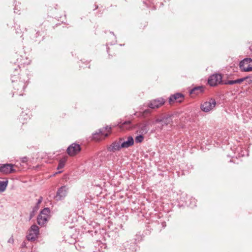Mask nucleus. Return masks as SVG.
Listing matches in <instances>:
<instances>
[{"label": "nucleus", "mask_w": 252, "mask_h": 252, "mask_svg": "<svg viewBox=\"0 0 252 252\" xmlns=\"http://www.w3.org/2000/svg\"><path fill=\"white\" fill-rule=\"evenodd\" d=\"M17 67L13 68L14 73L11 74V79L13 83V86L15 90L18 92L17 94L19 95H23L22 92L24 91L28 84L29 78L26 73H23L19 76V70L22 66L26 63L21 61H19L17 59Z\"/></svg>", "instance_id": "nucleus-1"}, {"label": "nucleus", "mask_w": 252, "mask_h": 252, "mask_svg": "<svg viewBox=\"0 0 252 252\" xmlns=\"http://www.w3.org/2000/svg\"><path fill=\"white\" fill-rule=\"evenodd\" d=\"M39 233L38 226L35 224H33L29 229L26 238L28 241H35L37 238Z\"/></svg>", "instance_id": "nucleus-2"}, {"label": "nucleus", "mask_w": 252, "mask_h": 252, "mask_svg": "<svg viewBox=\"0 0 252 252\" xmlns=\"http://www.w3.org/2000/svg\"><path fill=\"white\" fill-rule=\"evenodd\" d=\"M173 115L170 114H166L162 115L159 118L156 119L155 123H159L161 125L162 129L164 126H167L169 124H171L173 123Z\"/></svg>", "instance_id": "nucleus-3"}, {"label": "nucleus", "mask_w": 252, "mask_h": 252, "mask_svg": "<svg viewBox=\"0 0 252 252\" xmlns=\"http://www.w3.org/2000/svg\"><path fill=\"white\" fill-rule=\"evenodd\" d=\"M68 191V188L66 186H62L59 188L54 196V198L57 201L63 200L67 196Z\"/></svg>", "instance_id": "nucleus-4"}, {"label": "nucleus", "mask_w": 252, "mask_h": 252, "mask_svg": "<svg viewBox=\"0 0 252 252\" xmlns=\"http://www.w3.org/2000/svg\"><path fill=\"white\" fill-rule=\"evenodd\" d=\"M216 105V102L215 99L210 98L208 101L201 104L200 109L204 112H209L215 107Z\"/></svg>", "instance_id": "nucleus-5"}, {"label": "nucleus", "mask_w": 252, "mask_h": 252, "mask_svg": "<svg viewBox=\"0 0 252 252\" xmlns=\"http://www.w3.org/2000/svg\"><path fill=\"white\" fill-rule=\"evenodd\" d=\"M239 67L244 71H252V59L251 58H245L240 62Z\"/></svg>", "instance_id": "nucleus-6"}, {"label": "nucleus", "mask_w": 252, "mask_h": 252, "mask_svg": "<svg viewBox=\"0 0 252 252\" xmlns=\"http://www.w3.org/2000/svg\"><path fill=\"white\" fill-rule=\"evenodd\" d=\"M222 82V76L216 73L211 75L208 79V83L211 87H215Z\"/></svg>", "instance_id": "nucleus-7"}, {"label": "nucleus", "mask_w": 252, "mask_h": 252, "mask_svg": "<svg viewBox=\"0 0 252 252\" xmlns=\"http://www.w3.org/2000/svg\"><path fill=\"white\" fill-rule=\"evenodd\" d=\"M111 129V127L108 126H106L103 128L98 129V131H96L95 133L93 134V139L94 140H97L99 139L98 135L104 136V137H107L109 135L108 132H105V131L109 132Z\"/></svg>", "instance_id": "nucleus-8"}, {"label": "nucleus", "mask_w": 252, "mask_h": 252, "mask_svg": "<svg viewBox=\"0 0 252 252\" xmlns=\"http://www.w3.org/2000/svg\"><path fill=\"white\" fill-rule=\"evenodd\" d=\"M81 151L80 145L76 143L71 144L67 149L66 152L70 156H74Z\"/></svg>", "instance_id": "nucleus-9"}, {"label": "nucleus", "mask_w": 252, "mask_h": 252, "mask_svg": "<svg viewBox=\"0 0 252 252\" xmlns=\"http://www.w3.org/2000/svg\"><path fill=\"white\" fill-rule=\"evenodd\" d=\"M165 102V100L163 98H158L151 100L148 103V106L151 109L158 108L163 105Z\"/></svg>", "instance_id": "nucleus-10"}, {"label": "nucleus", "mask_w": 252, "mask_h": 252, "mask_svg": "<svg viewBox=\"0 0 252 252\" xmlns=\"http://www.w3.org/2000/svg\"><path fill=\"white\" fill-rule=\"evenodd\" d=\"M124 140L123 138H120L119 141H115L112 143L111 145L107 148V150L109 152H114L120 150L122 148L121 142Z\"/></svg>", "instance_id": "nucleus-11"}, {"label": "nucleus", "mask_w": 252, "mask_h": 252, "mask_svg": "<svg viewBox=\"0 0 252 252\" xmlns=\"http://www.w3.org/2000/svg\"><path fill=\"white\" fill-rule=\"evenodd\" d=\"M245 80H247L249 83H252V77L246 76L241 78H239L236 80H231L224 81L223 82L225 85H234L235 84H241Z\"/></svg>", "instance_id": "nucleus-12"}, {"label": "nucleus", "mask_w": 252, "mask_h": 252, "mask_svg": "<svg viewBox=\"0 0 252 252\" xmlns=\"http://www.w3.org/2000/svg\"><path fill=\"white\" fill-rule=\"evenodd\" d=\"M184 98V95L183 94L180 93H177L170 96L169 97V102L170 104H172L175 101L180 103L183 101Z\"/></svg>", "instance_id": "nucleus-13"}, {"label": "nucleus", "mask_w": 252, "mask_h": 252, "mask_svg": "<svg viewBox=\"0 0 252 252\" xmlns=\"http://www.w3.org/2000/svg\"><path fill=\"white\" fill-rule=\"evenodd\" d=\"M136 247L135 242L127 241L123 244V248L125 249L123 252H135Z\"/></svg>", "instance_id": "nucleus-14"}, {"label": "nucleus", "mask_w": 252, "mask_h": 252, "mask_svg": "<svg viewBox=\"0 0 252 252\" xmlns=\"http://www.w3.org/2000/svg\"><path fill=\"white\" fill-rule=\"evenodd\" d=\"M15 171V170L13 168V165L12 164H3L0 166V172L1 173L9 174Z\"/></svg>", "instance_id": "nucleus-15"}, {"label": "nucleus", "mask_w": 252, "mask_h": 252, "mask_svg": "<svg viewBox=\"0 0 252 252\" xmlns=\"http://www.w3.org/2000/svg\"><path fill=\"white\" fill-rule=\"evenodd\" d=\"M148 124L147 123H142L137 124L136 126L137 128V132L142 134L147 133L148 131Z\"/></svg>", "instance_id": "nucleus-16"}, {"label": "nucleus", "mask_w": 252, "mask_h": 252, "mask_svg": "<svg viewBox=\"0 0 252 252\" xmlns=\"http://www.w3.org/2000/svg\"><path fill=\"white\" fill-rule=\"evenodd\" d=\"M134 144V139L131 136H129L127 137V139L126 141H122L121 142L122 147L123 148H127L131 146H132Z\"/></svg>", "instance_id": "nucleus-17"}, {"label": "nucleus", "mask_w": 252, "mask_h": 252, "mask_svg": "<svg viewBox=\"0 0 252 252\" xmlns=\"http://www.w3.org/2000/svg\"><path fill=\"white\" fill-rule=\"evenodd\" d=\"M204 91V87L203 86H199L197 87H195L191 89L189 91V94H198L200 93L203 92Z\"/></svg>", "instance_id": "nucleus-18"}, {"label": "nucleus", "mask_w": 252, "mask_h": 252, "mask_svg": "<svg viewBox=\"0 0 252 252\" xmlns=\"http://www.w3.org/2000/svg\"><path fill=\"white\" fill-rule=\"evenodd\" d=\"M49 218L46 216H42V214H39L37 218V222L40 226H43L48 221Z\"/></svg>", "instance_id": "nucleus-19"}, {"label": "nucleus", "mask_w": 252, "mask_h": 252, "mask_svg": "<svg viewBox=\"0 0 252 252\" xmlns=\"http://www.w3.org/2000/svg\"><path fill=\"white\" fill-rule=\"evenodd\" d=\"M50 210L49 208H45L41 211L39 214H42V216H46L47 218H50Z\"/></svg>", "instance_id": "nucleus-20"}, {"label": "nucleus", "mask_w": 252, "mask_h": 252, "mask_svg": "<svg viewBox=\"0 0 252 252\" xmlns=\"http://www.w3.org/2000/svg\"><path fill=\"white\" fill-rule=\"evenodd\" d=\"M8 181H0V191H4L7 186Z\"/></svg>", "instance_id": "nucleus-21"}, {"label": "nucleus", "mask_w": 252, "mask_h": 252, "mask_svg": "<svg viewBox=\"0 0 252 252\" xmlns=\"http://www.w3.org/2000/svg\"><path fill=\"white\" fill-rule=\"evenodd\" d=\"M66 161V159L65 158H63L61 159L59 162V164L57 168V170H59L60 169L63 168L65 165Z\"/></svg>", "instance_id": "nucleus-22"}, {"label": "nucleus", "mask_w": 252, "mask_h": 252, "mask_svg": "<svg viewBox=\"0 0 252 252\" xmlns=\"http://www.w3.org/2000/svg\"><path fill=\"white\" fill-rule=\"evenodd\" d=\"M39 207L37 206H35L33 207L32 211L30 212L29 220H31L35 215L36 213L39 209Z\"/></svg>", "instance_id": "nucleus-23"}, {"label": "nucleus", "mask_w": 252, "mask_h": 252, "mask_svg": "<svg viewBox=\"0 0 252 252\" xmlns=\"http://www.w3.org/2000/svg\"><path fill=\"white\" fill-rule=\"evenodd\" d=\"M143 134H142L140 133V134H139V135H137L135 137V141L136 143H141L143 141L144 137H143Z\"/></svg>", "instance_id": "nucleus-24"}, {"label": "nucleus", "mask_w": 252, "mask_h": 252, "mask_svg": "<svg viewBox=\"0 0 252 252\" xmlns=\"http://www.w3.org/2000/svg\"><path fill=\"white\" fill-rule=\"evenodd\" d=\"M191 200V202L188 203V202H186V204L188 206H189L190 207H193L196 206V200L194 198H191L190 199Z\"/></svg>", "instance_id": "nucleus-25"}, {"label": "nucleus", "mask_w": 252, "mask_h": 252, "mask_svg": "<svg viewBox=\"0 0 252 252\" xmlns=\"http://www.w3.org/2000/svg\"><path fill=\"white\" fill-rule=\"evenodd\" d=\"M96 244H97L98 247H96V245H94V247L96 248V250L100 251V248H102L103 246H105V244H102L100 241H97Z\"/></svg>", "instance_id": "nucleus-26"}, {"label": "nucleus", "mask_w": 252, "mask_h": 252, "mask_svg": "<svg viewBox=\"0 0 252 252\" xmlns=\"http://www.w3.org/2000/svg\"><path fill=\"white\" fill-rule=\"evenodd\" d=\"M26 115L27 116V114H25L23 112L22 113V114L20 115V116L19 119H20V120L21 121V123L22 124H24L25 122L24 120L23 121V119H24V120H27V118H25L24 117V116H26Z\"/></svg>", "instance_id": "nucleus-27"}, {"label": "nucleus", "mask_w": 252, "mask_h": 252, "mask_svg": "<svg viewBox=\"0 0 252 252\" xmlns=\"http://www.w3.org/2000/svg\"><path fill=\"white\" fill-rule=\"evenodd\" d=\"M43 200L42 197L40 196L39 198L38 199L35 206H37L39 207V204L41 203L42 201Z\"/></svg>", "instance_id": "nucleus-28"}, {"label": "nucleus", "mask_w": 252, "mask_h": 252, "mask_svg": "<svg viewBox=\"0 0 252 252\" xmlns=\"http://www.w3.org/2000/svg\"><path fill=\"white\" fill-rule=\"evenodd\" d=\"M14 239L12 236H11L8 240V243L13 244L14 243Z\"/></svg>", "instance_id": "nucleus-29"}, {"label": "nucleus", "mask_w": 252, "mask_h": 252, "mask_svg": "<svg viewBox=\"0 0 252 252\" xmlns=\"http://www.w3.org/2000/svg\"><path fill=\"white\" fill-rule=\"evenodd\" d=\"M21 161L22 162H26L28 161V158L27 157H23L21 159Z\"/></svg>", "instance_id": "nucleus-30"}, {"label": "nucleus", "mask_w": 252, "mask_h": 252, "mask_svg": "<svg viewBox=\"0 0 252 252\" xmlns=\"http://www.w3.org/2000/svg\"><path fill=\"white\" fill-rule=\"evenodd\" d=\"M236 159H237V158L232 157V159L230 160V162L236 163Z\"/></svg>", "instance_id": "nucleus-31"}, {"label": "nucleus", "mask_w": 252, "mask_h": 252, "mask_svg": "<svg viewBox=\"0 0 252 252\" xmlns=\"http://www.w3.org/2000/svg\"><path fill=\"white\" fill-rule=\"evenodd\" d=\"M130 123V122L129 121H125L122 123V125H127Z\"/></svg>", "instance_id": "nucleus-32"}, {"label": "nucleus", "mask_w": 252, "mask_h": 252, "mask_svg": "<svg viewBox=\"0 0 252 252\" xmlns=\"http://www.w3.org/2000/svg\"><path fill=\"white\" fill-rule=\"evenodd\" d=\"M26 245H27V244H26V243L24 242L21 244V248H26Z\"/></svg>", "instance_id": "nucleus-33"}, {"label": "nucleus", "mask_w": 252, "mask_h": 252, "mask_svg": "<svg viewBox=\"0 0 252 252\" xmlns=\"http://www.w3.org/2000/svg\"><path fill=\"white\" fill-rule=\"evenodd\" d=\"M149 112H150V111L149 109H146V110H145L143 111V113L144 114H147V113H149Z\"/></svg>", "instance_id": "nucleus-34"}, {"label": "nucleus", "mask_w": 252, "mask_h": 252, "mask_svg": "<svg viewBox=\"0 0 252 252\" xmlns=\"http://www.w3.org/2000/svg\"><path fill=\"white\" fill-rule=\"evenodd\" d=\"M36 37L39 35V34H40V32H39V31H37L36 32Z\"/></svg>", "instance_id": "nucleus-35"}, {"label": "nucleus", "mask_w": 252, "mask_h": 252, "mask_svg": "<svg viewBox=\"0 0 252 252\" xmlns=\"http://www.w3.org/2000/svg\"><path fill=\"white\" fill-rule=\"evenodd\" d=\"M111 33H112L113 34V38L115 40L116 38L115 35L113 34V32H111Z\"/></svg>", "instance_id": "nucleus-36"}, {"label": "nucleus", "mask_w": 252, "mask_h": 252, "mask_svg": "<svg viewBox=\"0 0 252 252\" xmlns=\"http://www.w3.org/2000/svg\"><path fill=\"white\" fill-rule=\"evenodd\" d=\"M162 225L163 227H164L165 226V222H163L162 223Z\"/></svg>", "instance_id": "nucleus-37"}, {"label": "nucleus", "mask_w": 252, "mask_h": 252, "mask_svg": "<svg viewBox=\"0 0 252 252\" xmlns=\"http://www.w3.org/2000/svg\"><path fill=\"white\" fill-rule=\"evenodd\" d=\"M109 48L108 47L107 48V52L108 53H109Z\"/></svg>", "instance_id": "nucleus-38"}, {"label": "nucleus", "mask_w": 252, "mask_h": 252, "mask_svg": "<svg viewBox=\"0 0 252 252\" xmlns=\"http://www.w3.org/2000/svg\"><path fill=\"white\" fill-rule=\"evenodd\" d=\"M115 42H116V40H115V41L114 43H110V44H111V45H112V44H115Z\"/></svg>", "instance_id": "nucleus-39"}, {"label": "nucleus", "mask_w": 252, "mask_h": 252, "mask_svg": "<svg viewBox=\"0 0 252 252\" xmlns=\"http://www.w3.org/2000/svg\"><path fill=\"white\" fill-rule=\"evenodd\" d=\"M14 12H15V13H16V11H15V10H16L15 8H14Z\"/></svg>", "instance_id": "nucleus-40"}, {"label": "nucleus", "mask_w": 252, "mask_h": 252, "mask_svg": "<svg viewBox=\"0 0 252 252\" xmlns=\"http://www.w3.org/2000/svg\"><path fill=\"white\" fill-rule=\"evenodd\" d=\"M97 8H98V6H97L95 7V9H96Z\"/></svg>", "instance_id": "nucleus-41"}, {"label": "nucleus", "mask_w": 252, "mask_h": 252, "mask_svg": "<svg viewBox=\"0 0 252 252\" xmlns=\"http://www.w3.org/2000/svg\"><path fill=\"white\" fill-rule=\"evenodd\" d=\"M62 171H59L58 172L59 173H61Z\"/></svg>", "instance_id": "nucleus-42"}]
</instances>
